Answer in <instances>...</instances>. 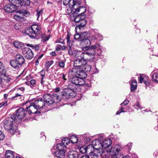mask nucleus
Instances as JSON below:
<instances>
[{
    "label": "nucleus",
    "mask_w": 158,
    "mask_h": 158,
    "mask_svg": "<svg viewBox=\"0 0 158 158\" xmlns=\"http://www.w3.org/2000/svg\"><path fill=\"white\" fill-rule=\"evenodd\" d=\"M8 1L11 4L16 5L17 7L20 6V0H8Z\"/></svg>",
    "instance_id": "nucleus-40"
},
{
    "label": "nucleus",
    "mask_w": 158,
    "mask_h": 158,
    "mask_svg": "<svg viewBox=\"0 0 158 158\" xmlns=\"http://www.w3.org/2000/svg\"><path fill=\"white\" fill-rule=\"evenodd\" d=\"M129 102V101L127 100H125L124 102L121 103V106H125Z\"/></svg>",
    "instance_id": "nucleus-61"
},
{
    "label": "nucleus",
    "mask_w": 158,
    "mask_h": 158,
    "mask_svg": "<svg viewBox=\"0 0 158 158\" xmlns=\"http://www.w3.org/2000/svg\"><path fill=\"white\" fill-rule=\"evenodd\" d=\"M57 75L60 76H62V78L64 81H66V79L65 78V75L64 74V73H61L60 74L59 73H58L57 74Z\"/></svg>",
    "instance_id": "nucleus-59"
},
{
    "label": "nucleus",
    "mask_w": 158,
    "mask_h": 158,
    "mask_svg": "<svg viewBox=\"0 0 158 158\" xmlns=\"http://www.w3.org/2000/svg\"><path fill=\"white\" fill-rule=\"evenodd\" d=\"M82 68H83L85 72H88L91 70V67L90 65L86 64L85 65L83 64Z\"/></svg>",
    "instance_id": "nucleus-38"
},
{
    "label": "nucleus",
    "mask_w": 158,
    "mask_h": 158,
    "mask_svg": "<svg viewBox=\"0 0 158 158\" xmlns=\"http://www.w3.org/2000/svg\"><path fill=\"white\" fill-rule=\"evenodd\" d=\"M73 1L74 0H64L63 4L65 6H68L69 7L70 6V5H71Z\"/></svg>",
    "instance_id": "nucleus-42"
},
{
    "label": "nucleus",
    "mask_w": 158,
    "mask_h": 158,
    "mask_svg": "<svg viewBox=\"0 0 158 158\" xmlns=\"http://www.w3.org/2000/svg\"><path fill=\"white\" fill-rule=\"evenodd\" d=\"M58 150L54 152L55 156L58 158H65L66 151L64 148L60 147Z\"/></svg>",
    "instance_id": "nucleus-15"
},
{
    "label": "nucleus",
    "mask_w": 158,
    "mask_h": 158,
    "mask_svg": "<svg viewBox=\"0 0 158 158\" xmlns=\"http://www.w3.org/2000/svg\"><path fill=\"white\" fill-rule=\"evenodd\" d=\"M100 157L102 158H109V155H108L107 152H98Z\"/></svg>",
    "instance_id": "nucleus-41"
},
{
    "label": "nucleus",
    "mask_w": 158,
    "mask_h": 158,
    "mask_svg": "<svg viewBox=\"0 0 158 158\" xmlns=\"http://www.w3.org/2000/svg\"><path fill=\"white\" fill-rule=\"evenodd\" d=\"M70 140L72 143H75L77 142L78 138L75 136L73 135L70 137Z\"/></svg>",
    "instance_id": "nucleus-45"
},
{
    "label": "nucleus",
    "mask_w": 158,
    "mask_h": 158,
    "mask_svg": "<svg viewBox=\"0 0 158 158\" xmlns=\"http://www.w3.org/2000/svg\"><path fill=\"white\" fill-rule=\"evenodd\" d=\"M133 106L137 110H141L142 108V106L140 105V103L138 102H137L136 104H135Z\"/></svg>",
    "instance_id": "nucleus-48"
},
{
    "label": "nucleus",
    "mask_w": 158,
    "mask_h": 158,
    "mask_svg": "<svg viewBox=\"0 0 158 158\" xmlns=\"http://www.w3.org/2000/svg\"><path fill=\"white\" fill-rule=\"evenodd\" d=\"M43 98L45 101L46 105L48 106L54 102L58 103L61 100V96L56 93H54L52 95L49 94H45L43 95Z\"/></svg>",
    "instance_id": "nucleus-1"
},
{
    "label": "nucleus",
    "mask_w": 158,
    "mask_h": 158,
    "mask_svg": "<svg viewBox=\"0 0 158 158\" xmlns=\"http://www.w3.org/2000/svg\"><path fill=\"white\" fill-rule=\"evenodd\" d=\"M86 150L87 151L86 153L89 154L90 155L92 153H93L94 152H93L94 151L96 152V150L94 148L93 145H92V144H89L88 146L86 147Z\"/></svg>",
    "instance_id": "nucleus-32"
},
{
    "label": "nucleus",
    "mask_w": 158,
    "mask_h": 158,
    "mask_svg": "<svg viewBox=\"0 0 158 158\" xmlns=\"http://www.w3.org/2000/svg\"><path fill=\"white\" fill-rule=\"evenodd\" d=\"M80 35L78 34H76L74 35V38L75 40H77L80 41V40L82 39L81 38Z\"/></svg>",
    "instance_id": "nucleus-57"
},
{
    "label": "nucleus",
    "mask_w": 158,
    "mask_h": 158,
    "mask_svg": "<svg viewBox=\"0 0 158 158\" xmlns=\"http://www.w3.org/2000/svg\"><path fill=\"white\" fill-rule=\"evenodd\" d=\"M58 65L61 68H64L65 66V63L63 61H61L58 63Z\"/></svg>",
    "instance_id": "nucleus-53"
},
{
    "label": "nucleus",
    "mask_w": 158,
    "mask_h": 158,
    "mask_svg": "<svg viewBox=\"0 0 158 158\" xmlns=\"http://www.w3.org/2000/svg\"><path fill=\"white\" fill-rule=\"evenodd\" d=\"M70 35L68 33L67 35V36L66 37V39L67 41V44L69 46H71L72 45V41L70 40Z\"/></svg>",
    "instance_id": "nucleus-47"
},
{
    "label": "nucleus",
    "mask_w": 158,
    "mask_h": 158,
    "mask_svg": "<svg viewBox=\"0 0 158 158\" xmlns=\"http://www.w3.org/2000/svg\"><path fill=\"white\" fill-rule=\"evenodd\" d=\"M53 63V60L48 61V62H47L46 64V67L48 68Z\"/></svg>",
    "instance_id": "nucleus-54"
},
{
    "label": "nucleus",
    "mask_w": 158,
    "mask_h": 158,
    "mask_svg": "<svg viewBox=\"0 0 158 158\" xmlns=\"http://www.w3.org/2000/svg\"><path fill=\"white\" fill-rule=\"evenodd\" d=\"M83 138L85 142L88 143L91 140L89 136H86L85 135H83Z\"/></svg>",
    "instance_id": "nucleus-52"
},
{
    "label": "nucleus",
    "mask_w": 158,
    "mask_h": 158,
    "mask_svg": "<svg viewBox=\"0 0 158 158\" xmlns=\"http://www.w3.org/2000/svg\"><path fill=\"white\" fill-rule=\"evenodd\" d=\"M85 52V54L87 55L86 58H85L86 60H89L94 58V55L92 51H91L90 49L88 52Z\"/></svg>",
    "instance_id": "nucleus-31"
},
{
    "label": "nucleus",
    "mask_w": 158,
    "mask_h": 158,
    "mask_svg": "<svg viewBox=\"0 0 158 158\" xmlns=\"http://www.w3.org/2000/svg\"><path fill=\"white\" fill-rule=\"evenodd\" d=\"M15 121V120H13L11 116L10 118L6 119L4 123L5 128L11 134H14L17 131V127L13 126V122Z\"/></svg>",
    "instance_id": "nucleus-3"
},
{
    "label": "nucleus",
    "mask_w": 158,
    "mask_h": 158,
    "mask_svg": "<svg viewBox=\"0 0 158 158\" xmlns=\"http://www.w3.org/2000/svg\"><path fill=\"white\" fill-rule=\"evenodd\" d=\"M83 62L82 60L77 58L74 61V67H76L77 69L82 68L83 64Z\"/></svg>",
    "instance_id": "nucleus-22"
},
{
    "label": "nucleus",
    "mask_w": 158,
    "mask_h": 158,
    "mask_svg": "<svg viewBox=\"0 0 158 158\" xmlns=\"http://www.w3.org/2000/svg\"><path fill=\"white\" fill-rule=\"evenodd\" d=\"M92 144L96 150V152L98 153L99 152H106L102 149V145L101 141L98 139H95L93 141Z\"/></svg>",
    "instance_id": "nucleus-9"
},
{
    "label": "nucleus",
    "mask_w": 158,
    "mask_h": 158,
    "mask_svg": "<svg viewBox=\"0 0 158 158\" xmlns=\"http://www.w3.org/2000/svg\"><path fill=\"white\" fill-rule=\"evenodd\" d=\"M15 59L21 66L25 62L24 58L22 55L20 54L16 55L15 57Z\"/></svg>",
    "instance_id": "nucleus-26"
},
{
    "label": "nucleus",
    "mask_w": 158,
    "mask_h": 158,
    "mask_svg": "<svg viewBox=\"0 0 158 158\" xmlns=\"http://www.w3.org/2000/svg\"><path fill=\"white\" fill-rule=\"evenodd\" d=\"M111 143L112 141L110 139L108 138L106 139L102 143V148H106L109 147L111 145Z\"/></svg>",
    "instance_id": "nucleus-29"
},
{
    "label": "nucleus",
    "mask_w": 158,
    "mask_h": 158,
    "mask_svg": "<svg viewBox=\"0 0 158 158\" xmlns=\"http://www.w3.org/2000/svg\"><path fill=\"white\" fill-rule=\"evenodd\" d=\"M20 6H28L30 3V0H20Z\"/></svg>",
    "instance_id": "nucleus-36"
},
{
    "label": "nucleus",
    "mask_w": 158,
    "mask_h": 158,
    "mask_svg": "<svg viewBox=\"0 0 158 158\" xmlns=\"http://www.w3.org/2000/svg\"><path fill=\"white\" fill-rule=\"evenodd\" d=\"M89 49L92 51L94 57L95 56H99L102 52L101 47L98 44L90 46Z\"/></svg>",
    "instance_id": "nucleus-13"
},
{
    "label": "nucleus",
    "mask_w": 158,
    "mask_h": 158,
    "mask_svg": "<svg viewBox=\"0 0 158 158\" xmlns=\"http://www.w3.org/2000/svg\"><path fill=\"white\" fill-rule=\"evenodd\" d=\"M41 38L44 40V42H45L49 40L50 38V36H46L44 37H41Z\"/></svg>",
    "instance_id": "nucleus-63"
},
{
    "label": "nucleus",
    "mask_w": 158,
    "mask_h": 158,
    "mask_svg": "<svg viewBox=\"0 0 158 158\" xmlns=\"http://www.w3.org/2000/svg\"><path fill=\"white\" fill-rule=\"evenodd\" d=\"M86 11V9L85 6H81L76 14H77L78 12H80L81 13L80 14V15L81 16H82L83 15V14Z\"/></svg>",
    "instance_id": "nucleus-37"
},
{
    "label": "nucleus",
    "mask_w": 158,
    "mask_h": 158,
    "mask_svg": "<svg viewBox=\"0 0 158 158\" xmlns=\"http://www.w3.org/2000/svg\"><path fill=\"white\" fill-rule=\"evenodd\" d=\"M86 21L85 19V18L82 17V18L81 19L79 22V26L81 27H83V26H85V25L86 24Z\"/></svg>",
    "instance_id": "nucleus-43"
},
{
    "label": "nucleus",
    "mask_w": 158,
    "mask_h": 158,
    "mask_svg": "<svg viewBox=\"0 0 158 158\" xmlns=\"http://www.w3.org/2000/svg\"><path fill=\"white\" fill-rule=\"evenodd\" d=\"M152 80L154 82L158 83V70L153 71L151 73Z\"/></svg>",
    "instance_id": "nucleus-25"
},
{
    "label": "nucleus",
    "mask_w": 158,
    "mask_h": 158,
    "mask_svg": "<svg viewBox=\"0 0 158 158\" xmlns=\"http://www.w3.org/2000/svg\"><path fill=\"white\" fill-rule=\"evenodd\" d=\"M79 54L78 55L77 57V58L80 59L82 60V61H84L85 60V58H86L87 55L85 54V52H83L81 53L80 51H79Z\"/></svg>",
    "instance_id": "nucleus-35"
},
{
    "label": "nucleus",
    "mask_w": 158,
    "mask_h": 158,
    "mask_svg": "<svg viewBox=\"0 0 158 158\" xmlns=\"http://www.w3.org/2000/svg\"><path fill=\"white\" fill-rule=\"evenodd\" d=\"M121 149L120 145L118 144L115 145L106 152H107L108 154L109 153L111 156H118L121 151Z\"/></svg>",
    "instance_id": "nucleus-8"
},
{
    "label": "nucleus",
    "mask_w": 158,
    "mask_h": 158,
    "mask_svg": "<svg viewBox=\"0 0 158 158\" xmlns=\"http://www.w3.org/2000/svg\"><path fill=\"white\" fill-rule=\"evenodd\" d=\"M15 156L13 152L10 150L7 151L5 154L6 158H14Z\"/></svg>",
    "instance_id": "nucleus-34"
},
{
    "label": "nucleus",
    "mask_w": 158,
    "mask_h": 158,
    "mask_svg": "<svg viewBox=\"0 0 158 158\" xmlns=\"http://www.w3.org/2000/svg\"><path fill=\"white\" fill-rule=\"evenodd\" d=\"M69 49L68 50V53L69 54L77 58V56L79 54V51L77 50H72L71 48V46H69Z\"/></svg>",
    "instance_id": "nucleus-28"
},
{
    "label": "nucleus",
    "mask_w": 158,
    "mask_h": 158,
    "mask_svg": "<svg viewBox=\"0 0 158 158\" xmlns=\"http://www.w3.org/2000/svg\"><path fill=\"white\" fill-rule=\"evenodd\" d=\"M76 94L74 91L67 88H64L62 92L61 95V100L62 99H67L71 98L74 97Z\"/></svg>",
    "instance_id": "nucleus-5"
},
{
    "label": "nucleus",
    "mask_w": 158,
    "mask_h": 158,
    "mask_svg": "<svg viewBox=\"0 0 158 158\" xmlns=\"http://www.w3.org/2000/svg\"><path fill=\"white\" fill-rule=\"evenodd\" d=\"M89 39L90 40L91 43V42L96 40L100 41L102 40V37L101 34H97V36L93 35L89 37Z\"/></svg>",
    "instance_id": "nucleus-21"
},
{
    "label": "nucleus",
    "mask_w": 158,
    "mask_h": 158,
    "mask_svg": "<svg viewBox=\"0 0 158 158\" xmlns=\"http://www.w3.org/2000/svg\"><path fill=\"white\" fill-rule=\"evenodd\" d=\"M139 82L140 83H143L145 85L148 86L150 84V81L149 77L146 75H140L139 78Z\"/></svg>",
    "instance_id": "nucleus-18"
},
{
    "label": "nucleus",
    "mask_w": 158,
    "mask_h": 158,
    "mask_svg": "<svg viewBox=\"0 0 158 158\" xmlns=\"http://www.w3.org/2000/svg\"><path fill=\"white\" fill-rule=\"evenodd\" d=\"M22 93H21V94L20 93L19 94L18 93L17 94H16L14 96H13L12 97L11 99H15V98L18 97H20V96H22Z\"/></svg>",
    "instance_id": "nucleus-58"
},
{
    "label": "nucleus",
    "mask_w": 158,
    "mask_h": 158,
    "mask_svg": "<svg viewBox=\"0 0 158 158\" xmlns=\"http://www.w3.org/2000/svg\"><path fill=\"white\" fill-rule=\"evenodd\" d=\"M77 77L84 79L87 77V74L86 72L82 68L78 69L77 71Z\"/></svg>",
    "instance_id": "nucleus-20"
},
{
    "label": "nucleus",
    "mask_w": 158,
    "mask_h": 158,
    "mask_svg": "<svg viewBox=\"0 0 158 158\" xmlns=\"http://www.w3.org/2000/svg\"><path fill=\"white\" fill-rule=\"evenodd\" d=\"M89 49L92 51L94 57L95 56H99L102 52L101 47L98 44L90 46Z\"/></svg>",
    "instance_id": "nucleus-12"
},
{
    "label": "nucleus",
    "mask_w": 158,
    "mask_h": 158,
    "mask_svg": "<svg viewBox=\"0 0 158 158\" xmlns=\"http://www.w3.org/2000/svg\"><path fill=\"white\" fill-rule=\"evenodd\" d=\"M14 45L16 48H18L22 49L23 47V44L22 43L17 41H15L14 42Z\"/></svg>",
    "instance_id": "nucleus-39"
},
{
    "label": "nucleus",
    "mask_w": 158,
    "mask_h": 158,
    "mask_svg": "<svg viewBox=\"0 0 158 158\" xmlns=\"http://www.w3.org/2000/svg\"><path fill=\"white\" fill-rule=\"evenodd\" d=\"M70 141V139L65 137L63 139H62V143H59L56 145V148L57 149H60V147L65 148L66 146L69 143Z\"/></svg>",
    "instance_id": "nucleus-19"
},
{
    "label": "nucleus",
    "mask_w": 158,
    "mask_h": 158,
    "mask_svg": "<svg viewBox=\"0 0 158 158\" xmlns=\"http://www.w3.org/2000/svg\"><path fill=\"white\" fill-rule=\"evenodd\" d=\"M62 46L60 44H57L56 47V50L57 51H59L61 49Z\"/></svg>",
    "instance_id": "nucleus-64"
},
{
    "label": "nucleus",
    "mask_w": 158,
    "mask_h": 158,
    "mask_svg": "<svg viewBox=\"0 0 158 158\" xmlns=\"http://www.w3.org/2000/svg\"><path fill=\"white\" fill-rule=\"evenodd\" d=\"M6 73V69L2 63L0 62V73L2 74Z\"/></svg>",
    "instance_id": "nucleus-44"
},
{
    "label": "nucleus",
    "mask_w": 158,
    "mask_h": 158,
    "mask_svg": "<svg viewBox=\"0 0 158 158\" xmlns=\"http://www.w3.org/2000/svg\"><path fill=\"white\" fill-rule=\"evenodd\" d=\"M14 19L16 20L17 21H19L21 20V19L23 18V17H21V15H14Z\"/></svg>",
    "instance_id": "nucleus-51"
},
{
    "label": "nucleus",
    "mask_w": 158,
    "mask_h": 158,
    "mask_svg": "<svg viewBox=\"0 0 158 158\" xmlns=\"http://www.w3.org/2000/svg\"><path fill=\"white\" fill-rule=\"evenodd\" d=\"M77 86L76 85H75L74 83H73L71 82L69 84L67 88H69L74 91L75 89L77 88L76 87Z\"/></svg>",
    "instance_id": "nucleus-46"
},
{
    "label": "nucleus",
    "mask_w": 158,
    "mask_h": 158,
    "mask_svg": "<svg viewBox=\"0 0 158 158\" xmlns=\"http://www.w3.org/2000/svg\"><path fill=\"white\" fill-rule=\"evenodd\" d=\"M74 1L71 5H70V6L69 8L73 12V13L76 14L81 6V2L78 0H74Z\"/></svg>",
    "instance_id": "nucleus-10"
},
{
    "label": "nucleus",
    "mask_w": 158,
    "mask_h": 158,
    "mask_svg": "<svg viewBox=\"0 0 158 158\" xmlns=\"http://www.w3.org/2000/svg\"><path fill=\"white\" fill-rule=\"evenodd\" d=\"M33 103L35 107L37 108L39 110L41 109H43L44 106H45L46 104L44 101L41 98H39L35 99Z\"/></svg>",
    "instance_id": "nucleus-11"
},
{
    "label": "nucleus",
    "mask_w": 158,
    "mask_h": 158,
    "mask_svg": "<svg viewBox=\"0 0 158 158\" xmlns=\"http://www.w3.org/2000/svg\"><path fill=\"white\" fill-rule=\"evenodd\" d=\"M10 64L13 68L17 70L20 69L22 67L20 64L15 59L10 60Z\"/></svg>",
    "instance_id": "nucleus-23"
},
{
    "label": "nucleus",
    "mask_w": 158,
    "mask_h": 158,
    "mask_svg": "<svg viewBox=\"0 0 158 158\" xmlns=\"http://www.w3.org/2000/svg\"><path fill=\"white\" fill-rule=\"evenodd\" d=\"M17 9L16 5L13 4H8L6 5L4 9L7 13H12L15 11Z\"/></svg>",
    "instance_id": "nucleus-17"
},
{
    "label": "nucleus",
    "mask_w": 158,
    "mask_h": 158,
    "mask_svg": "<svg viewBox=\"0 0 158 158\" xmlns=\"http://www.w3.org/2000/svg\"><path fill=\"white\" fill-rule=\"evenodd\" d=\"M71 16H73L74 19V21L76 23L80 22L81 19L82 17H81L82 16H81L80 15H77L76 14L74 13H73L71 15Z\"/></svg>",
    "instance_id": "nucleus-33"
},
{
    "label": "nucleus",
    "mask_w": 158,
    "mask_h": 158,
    "mask_svg": "<svg viewBox=\"0 0 158 158\" xmlns=\"http://www.w3.org/2000/svg\"><path fill=\"white\" fill-rule=\"evenodd\" d=\"M3 80L5 82L8 83L10 81V78L9 76H5L3 78Z\"/></svg>",
    "instance_id": "nucleus-55"
},
{
    "label": "nucleus",
    "mask_w": 158,
    "mask_h": 158,
    "mask_svg": "<svg viewBox=\"0 0 158 158\" xmlns=\"http://www.w3.org/2000/svg\"><path fill=\"white\" fill-rule=\"evenodd\" d=\"M40 27L38 25L35 24L25 29V32L30 38H35L40 33Z\"/></svg>",
    "instance_id": "nucleus-2"
},
{
    "label": "nucleus",
    "mask_w": 158,
    "mask_h": 158,
    "mask_svg": "<svg viewBox=\"0 0 158 158\" xmlns=\"http://www.w3.org/2000/svg\"><path fill=\"white\" fill-rule=\"evenodd\" d=\"M71 82L77 86H81V89L85 88L86 89H87L90 86L89 84L85 83L84 79L81 78L77 76L72 78Z\"/></svg>",
    "instance_id": "nucleus-4"
},
{
    "label": "nucleus",
    "mask_w": 158,
    "mask_h": 158,
    "mask_svg": "<svg viewBox=\"0 0 158 158\" xmlns=\"http://www.w3.org/2000/svg\"><path fill=\"white\" fill-rule=\"evenodd\" d=\"M22 53L25 57L28 59H32L34 56L31 50L28 48H23Z\"/></svg>",
    "instance_id": "nucleus-14"
},
{
    "label": "nucleus",
    "mask_w": 158,
    "mask_h": 158,
    "mask_svg": "<svg viewBox=\"0 0 158 158\" xmlns=\"http://www.w3.org/2000/svg\"><path fill=\"white\" fill-rule=\"evenodd\" d=\"M8 105L7 102L6 101H3L2 102L0 103V108L3 106H5Z\"/></svg>",
    "instance_id": "nucleus-56"
},
{
    "label": "nucleus",
    "mask_w": 158,
    "mask_h": 158,
    "mask_svg": "<svg viewBox=\"0 0 158 158\" xmlns=\"http://www.w3.org/2000/svg\"><path fill=\"white\" fill-rule=\"evenodd\" d=\"M26 110H25L22 108H19L11 116V118L15 120L17 119L21 120L26 116Z\"/></svg>",
    "instance_id": "nucleus-6"
},
{
    "label": "nucleus",
    "mask_w": 158,
    "mask_h": 158,
    "mask_svg": "<svg viewBox=\"0 0 158 158\" xmlns=\"http://www.w3.org/2000/svg\"><path fill=\"white\" fill-rule=\"evenodd\" d=\"M5 136L2 131H0V140H3Z\"/></svg>",
    "instance_id": "nucleus-62"
},
{
    "label": "nucleus",
    "mask_w": 158,
    "mask_h": 158,
    "mask_svg": "<svg viewBox=\"0 0 158 158\" xmlns=\"http://www.w3.org/2000/svg\"><path fill=\"white\" fill-rule=\"evenodd\" d=\"M26 104L27 105V106L26 108V110L27 111H28L30 114H36L38 113L40 114V111L35 107L34 105H33V103L30 101L27 102Z\"/></svg>",
    "instance_id": "nucleus-7"
},
{
    "label": "nucleus",
    "mask_w": 158,
    "mask_h": 158,
    "mask_svg": "<svg viewBox=\"0 0 158 158\" xmlns=\"http://www.w3.org/2000/svg\"><path fill=\"white\" fill-rule=\"evenodd\" d=\"M77 69H78L76 67H73L72 69L69 70L68 73L69 76L73 77L77 76Z\"/></svg>",
    "instance_id": "nucleus-30"
},
{
    "label": "nucleus",
    "mask_w": 158,
    "mask_h": 158,
    "mask_svg": "<svg viewBox=\"0 0 158 158\" xmlns=\"http://www.w3.org/2000/svg\"><path fill=\"white\" fill-rule=\"evenodd\" d=\"M131 85L130 89L131 92L135 91L137 89V82L135 80H131L129 81Z\"/></svg>",
    "instance_id": "nucleus-27"
},
{
    "label": "nucleus",
    "mask_w": 158,
    "mask_h": 158,
    "mask_svg": "<svg viewBox=\"0 0 158 158\" xmlns=\"http://www.w3.org/2000/svg\"><path fill=\"white\" fill-rule=\"evenodd\" d=\"M78 154L76 152L73 150L68 152L65 158H78Z\"/></svg>",
    "instance_id": "nucleus-24"
},
{
    "label": "nucleus",
    "mask_w": 158,
    "mask_h": 158,
    "mask_svg": "<svg viewBox=\"0 0 158 158\" xmlns=\"http://www.w3.org/2000/svg\"><path fill=\"white\" fill-rule=\"evenodd\" d=\"M32 48L36 50H38L39 49V46L37 44L32 45Z\"/></svg>",
    "instance_id": "nucleus-60"
},
{
    "label": "nucleus",
    "mask_w": 158,
    "mask_h": 158,
    "mask_svg": "<svg viewBox=\"0 0 158 158\" xmlns=\"http://www.w3.org/2000/svg\"><path fill=\"white\" fill-rule=\"evenodd\" d=\"M80 44L82 46L83 48L82 49L83 50H86L89 47L91 43L90 40L87 38H84L80 40Z\"/></svg>",
    "instance_id": "nucleus-16"
},
{
    "label": "nucleus",
    "mask_w": 158,
    "mask_h": 158,
    "mask_svg": "<svg viewBox=\"0 0 158 158\" xmlns=\"http://www.w3.org/2000/svg\"><path fill=\"white\" fill-rule=\"evenodd\" d=\"M86 147L83 146L81 147L80 149V152L82 153H86Z\"/></svg>",
    "instance_id": "nucleus-50"
},
{
    "label": "nucleus",
    "mask_w": 158,
    "mask_h": 158,
    "mask_svg": "<svg viewBox=\"0 0 158 158\" xmlns=\"http://www.w3.org/2000/svg\"><path fill=\"white\" fill-rule=\"evenodd\" d=\"M90 156L91 158H98L99 156H100V155L97 152L92 153Z\"/></svg>",
    "instance_id": "nucleus-49"
}]
</instances>
